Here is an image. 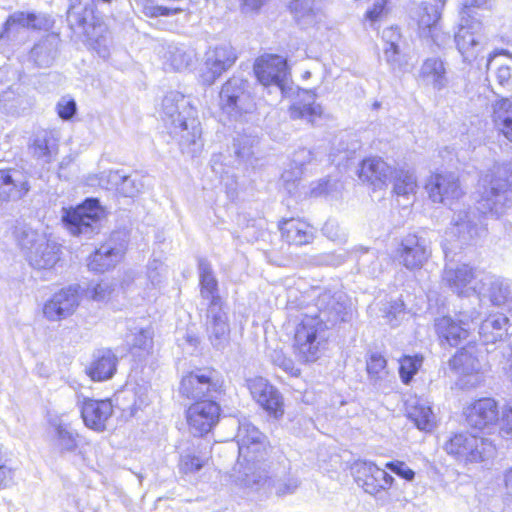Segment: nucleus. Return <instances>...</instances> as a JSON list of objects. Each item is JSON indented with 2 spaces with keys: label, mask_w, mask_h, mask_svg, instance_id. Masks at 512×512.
<instances>
[{
  "label": "nucleus",
  "mask_w": 512,
  "mask_h": 512,
  "mask_svg": "<svg viewBox=\"0 0 512 512\" xmlns=\"http://www.w3.org/2000/svg\"><path fill=\"white\" fill-rule=\"evenodd\" d=\"M508 325L509 319L504 314L491 315L481 323L479 335L484 343H495L507 335Z\"/></svg>",
  "instance_id": "4c0bfd02"
},
{
  "label": "nucleus",
  "mask_w": 512,
  "mask_h": 512,
  "mask_svg": "<svg viewBox=\"0 0 512 512\" xmlns=\"http://www.w3.org/2000/svg\"><path fill=\"white\" fill-rule=\"evenodd\" d=\"M199 277L201 285V296L209 301V305H223L218 294V283L213 275L210 264L205 260L199 261Z\"/></svg>",
  "instance_id": "ea45409f"
},
{
  "label": "nucleus",
  "mask_w": 512,
  "mask_h": 512,
  "mask_svg": "<svg viewBox=\"0 0 512 512\" xmlns=\"http://www.w3.org/2000/svg\"><path fill=\"white\" fill-rule=\"evenodd\" d=\"M474 219L475 215L472 216L470 212L466 211L458 213L454 218L453 233H457L464 243L479 235L478 222Z\"/></svg>",
  "instance_id": "49530a36"
},
{
  "label": "nucleus",
  "mask_w": 512,
  "mask_h": 512,
  "mask_svg": "<svg viewBox=\"0 0 512 512\" xmlns=\"http://www.w3.org/2000/svg\"><path fill=\"white\" fill-rule=\"evenodd\" d=\"M123 236L120 232L113 233L110 239L90 256L88 262L89 269L96 272H104L115 267L122 259L126 249V242Z\"/></svg>",
  "instance_id": "dca6fc26"
},
{
  "label": "nucleus",
  "mask_w": 512,
  "mask_h": 512,
  "mask_svg": "<svg viewBox=\"0 0 512 512\" xmlns=\"http://www.w3.org/2000/svg\"><path fill=\"white\" fill-rule=\"evenodd\" d=\"M206 332L212 346L225 348L230 340V325L223 305H208L206 314Z\"/></svg>",
  "instance_id": "412c9836"
},
{
  "label": "nucleus",
  "mask_w": 512,
  "mask_h": 512,
  "mask_svg": "<svg viewBox=\"0 0 512 512\" xmlns=\"http://www.w3.org/2000/svg\"><path fill=\"white\" fill-rule=\"evenodd\" d=\"M204 465V460L190 453L181 456L179 469L182 473L189 474L199 471Z\"/></svg>",
  "instance_id": "052dcab7"
},
{
  "label": "nucleus",
  "mask_w": 512,
  "mask_h": 512,
  "mask_svg": "<svg viewBox=\"0 0 512 512\" xmlns=\"http://www.w3.org/2000/svg\"><path fill=\"white\" fill-rule=\"evenodd\" d=\"M500 427L501 431L512 432V402L506 404L502 409Z\"/></svg>",
  "instance_id": "774afa93"
},
{
  "label": "nucleus",
  "mask_w": 512,
  "mask_h": 512,
  "mask_svg": "<svg viewBox=\"0 0 512 512\" xmlns=\"http://www.w3.org/2000/svg\"><path fill=\"white\" fill-rule=\"evenodd\" d=\"M356 483L370 495L391 488L394 478L384 469L379 468L373 462H358L353 467Z\"/></svg>",
  "instance_id": "2eb2a0df"
},
{
  "label": "nucleus",
  "mask_w": 512,
  "mask_h": 512,
  "mask_svg": "<svg viewBox=\"0 0 512 512\" xmlns=\"http://www.w3.org/2000/svg\"><path fill=\"white\" fill-rule=\"evenodd\" d=\"M313 96L306 92V101H296L289 108V114L292 119L306 120L308 123L314 124L322 117L323 109L320 104L310 101Z\"/></svg>",
  "instance_id": "37998d69"
},
{
  "label": "nucleus",
  "mask_w": 512,
  "mask_h": 512,
  "mask_svg": "<svg viewBox=\"0 0 512 512\" xmlns=\"http://www.w3.org/2000/svg\"><path fill=\"white\" fill-rule=\"evenodd\" d=\"M110 179L116 183L117 190L125 197H134L142 189V183L131 176H122L118 172L110 174Z\"/></svg>",
  "instance_id": "8fccbe9b"
},
{
  "label": "nucleus",
  "mask_w": 512,
  "mask_h": 512,
  "mask_svg": "<svg viewBox=\"0 0 512 512\" xmlns=\"http://www.w3.org/2000/svg\"><path fill=\"white\" fill-rule=\"evenodd\" d=\"M179 122L167 129L183 153L194 156L202 148V128L197 113L178 118Z\"/></svg>",
  "instance_id": "9d476101"
},
{
  "label": "nucleus",
  "mask_w": 512,
  "mask_h": 512,
  "mask_svg": "<svg viewBox=\"0 0 512 512\" xmlns=\"http://www.w3.org/2000/svg\"><path fill=\"white\" fill-rule=\"evenodd\" d=\"M29 188L21 172L0 170V200H19L28 193Z\"/></svg>",
  "instance_id": "c756f323"
},
{
  "label": "nucleus",
  "mask_w": 512,
  "mask_h": 512,
  "mask_svg": "<svg viewBox=\"0 0 512 512\" xmlns=\"http://www.w3.org/2000/svg\"><path fill=\"white\" fill-rule=\"evenodd\" d=\"M236 437L239 457L252 464L264 458L267 450L266 437L257 427L243 421L239 424Z\"/></svg>",
  "instance_id": "9b49d317"
},
{
  "label": "nucleus",
  "mask_w": 512,
  "mask_h": 512,
  "mask_svg": "<svg viewBox=\"0 0 512 512\" xmlns=\"http://www.w3.org/2000/svg\"><path fill=\"white\" fill-rule=\"evenodd\" d=\"M316 313L306 314L296 326L293 348L299 361L310 363L317 361L327 346V330L347 315V307L329 291L318 296L315 302Z\"/></svg>",
  "instance_id": "f257e3e1"
},
{
  "label": "nucleus",
  "mask_w": 512,
  "mask_h": 512,
  "mask_svg": "<svg viewBox=\"0 0 512 512\" xmlns=\"http://www.w3.org/2000/svg\"><path fill=\"white\" fill-rule=\"evenodd\" d=\"M390 172V167L381 158L372 157L362 161L359 178L374 186H380L386 182Z\"/></svg>",
  "instance_id": "58836bf2"
},
{
  "label": "nucleus",
  "mask_w": 512,
  "mask_h": 512,
  "mask_svg": "<svg viewBox=\"0 0 512 512\" xmlns=\"http://www.w3.org/2000/svg\"><path fill=\"white\" fill-rule=\"evenodd\" d=\"M422 38L431 39L432 42L438 47H444L450 39L449 34L443 32L438 26V31L426 32L421 36Z\"/></svg>",
  "instance_id": "338daca9"
},
{
  "label": "nucleus",
  "mask_w": 512,
  "mask_h": 512,
  "mask_svg": "<svg viewBox=\"0 0 512 512\" xmlns=\"http://www.w3.org/2000/svg\"><path fill=\"white\" fill-rule=\"evenodd\" d=\"M104 209L96 199H88L76 208L63 209L62 220L74 236L90 238L100 229Z\"/></svg>",
  "instance_id": "423d86ee"
},
{
  "label": "nucleus",
  "mask_w": 512,
  "mask_h": 512,
  "mask_svg": "<svg viewBox=\"0 0 512 512\" xmlns=\"http://www.w3.org/2000/svg\"><path fill=\"white\" fill-rule=\"evenodd\" d=\"M29 148L35 158L50 163L57 154L58 140L52 132L42 130L35 134Z\"/></svg>",
  "instance_id": "c9c22d12"
},
{
  "label": "nucleus",
  "mask_w": 512,
  "mask_h": 512,
  "mask_svg": "<svg viewBox=\"0 0 512 512\" xmlns=\"http://www.w3.org/2000/svg\"><path fill=\"white\" fill-rule=\"evenodd\" d=\"M369 379L375 384L388 376L387 361L383 355L373 352L366 361Z\"/></svg>",
  "instance_id": "09e8293b"
},
{
  "label": "nucleus",
  "mask_w": 512,
  "mask_h": 512,
  "mask_svg": "<svg viewBox=\"0 0 512 512\" xmlns=\"http://www.w3.org/2000/svg\"><path fill=\"white\" fill-rule=\"evenodd\" d=\"M53 447L61 454L73 453L79 446V434L61 419L50 421Z\"/></svg>",
  "instance_id": "7c9ffc66"
},
{
  "label": "nucleus",
  "mask_w": 512,
  "mask_h": 512,
  "mask_svg": "<svg viewBox=\"0 0 512 512\" xmlns=\"http://www.w3.org/2000/svg\"><path fill=\"white\" fill-rule=\"evenodd\" d=\"M114 291L113 285L109 281H101L91 285L87 289V295L96 301H104L108 299Z\"/></svg>",
  "instance_id": "13d9d810"
},
{
  "label": "nucleus",
  "mask_w": 512,
  "mask_h": 512,
  "mask_svg": "<svg viewBox=\"0 0 512 512\" xmlns=\"http://www.w3.org/2000/svg\"><path fill=\"white\" fill-rule=\"evenodd\" d=\"M422 364V358L405 356L399 367V373L404 383H408Z\"/></svg>",
  "instance_id": "6e6d98bb"
},
{
  "label": "nucleus",
  "mask_w": 512,
  "mask_h": 512,
  "mask_svg": "<svg viewBox=\"0 0 512 512\" xmlns=\"http://www.w3.org/2000/svg\"><path fill=\"white\" fill-rule=\"evenodd\" d=\"M430 255L429 243L416 234L404 237L396 253L399 262L409 270L421 268Z\"/></svg>",
  "instance_id": "a211bd4d"
},
{
  "label": "nucleus",
  "mask_w": 512,
  "mask_h": 512,
  "mask_svg": "<svg viewBox=\"0 0 512 512\" xmlns=\"http://www.w3.org/2000/svg\"><path fill=\"white\" fill-rule=\"evenodd\" d=\"M79 305L75 289H63L54 294L43 307V314L49 321H60L71 316Z\"/></svg>",
  "instance_id": "b1692460"
},
{
  "label": "nucleus",
  "mask_w": 512,
  "mask_h": 512,
  "mask_svg": "<svg viewBox=\"0 0 512 512\" xmlns=\"http://www.w3.org/2000/svg\"><path fill=\"white\" fill-rule=\"evenodd\" d=\"M288 8L294 20L304 27L315 24L320 15L314 0H291Z\"/></svg>",
  "instance_id": "a19ab883"
},
{
  "label": "nucleus",
  "mask_w": 512,
  "mask_h": 512,
  "mask_svg": "<svg viewBox=\"0 0 512 512\" xmlns=\"http://www.w3.org/2000/svg\"><path fill=\"white\" fill-rule=\"evenodd\" d=\"M31 246L27 247V259L36 269H50L60 259V245L43 235L31 234Z\"/></svg>",
  "instance_id": "aec40b11"
},
{
  "label": "nucleus",
  "mask_w": 512,
  "mask_h": 512,
  "mask_svg": "<svg viewBox=\"0 0 512 512\" xmlns=\"http://www.w3.org/2000/svg\"><path fill=\"white\" fill-rule=\"evenodd\" d=\"M51 25L49 18L42 14L17 11L11 14L4 23L0 40H15L21 29H48Z\"/></svg>",
  "instance_id": "4be33fe9"
},
{
  "label": "nucleus",
  "mask_w": 512,
  "mask_h": 512,
  "mask_svg": "<svg viewBox=\"0 0 512 512\" xmlns=\"http://www.w3.org/2000/svg\"><path fill=\"white\" fill-rule=\"evenodd\" d=\"M426 189L434 203L451 206L463 195L458 176L453 172L435 173L430 176Z\"/></svg>",
  "instance_id": "ddd939ff"
},
{
  "label": "nucleus",
  "mask_w": 512,
  "mask_h": 512,
  "mask_svg": "<svg viewBox=\"0 0 512 512\" xmlns=\"http://www.w3.org/2000/svg\"><path fill=\"white\" fill-rule=\"evenodd\" d=\"M57 113L63 120H70L77 111V105L74 99L62 97L56 106Z\"/></svg>",
  "instance_id": "e2e57ef3"
},
{
  "label": "nucleus",
  "mask_w": 512,
  "mask_h": 512,
  "mask_svg": "<svg viewBox=\"0 0 512 512\" xmlns=\"http://www.w3.org/2000/svg\"><path fill=\"white\" fill-rule=\"evenodd\" d=\"M220 389L217 373L207 368H199L184 375L180 384V393L196 401L213 400Z\"/></svg>",
  "instance_id": "0eeeda50"
},
{
  "label": "nucleus",
  "mask_w": 512,
  "mask_h": 512,
  "mask_svg": "<svg viewBox=\"0 0 512 512\" xmlns=\"http://www.w3.org/2000/svg\"><path fill=\"white\" fill-rule=\"evenodd\" d=\"M479 315L478 312L472 311L470 314L461 312L456 319L444 316L436 321V331L439 337L450 346H457L468 337L472 325L479 318Z\"/></svg>",
  "instance_id": "4468645a"
},
{
  "label": "nucleus",
  "mask_w": 512,
  "mask_h": 512,
  "mask_svg": "<svg viewBox=\"0 0 512 512\" xmlns=\"http://www.w3.org/2000/svg\"><path fill=\"white\" fill-rule=\"evenodd\" d=\"M418 77L422 83L440 91L447 87L448 76L446 63L440 57H428L419 69Z\"/></svg>",
  "instance_id": "c85d7f7f"
},
{
  "label": "nucleus",
  "mask_w": 512,
  "mask_h": 512,
  "mask_svg": "<svg viewBox=\"0 0 512 512\" xmlns=\"http://www.w3.org/2000/svg\"><path fill=\"white\" fill-rule=\"evenodd\" d=\"M480 283V300L487 298L492 305L503 306L512 312V283L509 280L485 276Z\"/></svg>",
  "instance_id": "a878e982"
},
{
  "label": "nucleus",
  "mask_w": 512,
  "mask_h": 512,
  "mask_svg": "<svg viewBox=\"0 0 512 512\" xmlns=\"http://www.w3.org/2000/svg\"><path fill=\"white\" fill-rule=\"evenodd\" d=\"M192 55L179 47H174L168 52L166 63L172 70L182 71L190 66Z\"/></svg>",
  "instance_id": "603ef678"
},
{
  "label": "nucleus",
  "mask_w": 512,
  "mask_h": 512,
  "mask_svg": "<svg viewBox=\"0 0 512 512\" xmlns=\"http://www.w3.org/2000/svg\"><path fill=\"white\" fill-rule=\"evenodd\" d=\"M56 56V38L48 36L37 44L31 50V58L40 67H48L52 64Z\"/></svg>",
  "instance_id": "c03bdc74"
},
{
  "label": "nucleus",
  "mask_w": 512,
  "mask_h": 512,
  "mask_svg": "<svg viewBox=\"0 0 512 512\" xmlns=\"http://www.w3.org/2000/svg\"><path fill=\"white\" fill-rule=\"evenodd\" d=\"M247 387L253 399L275 418L283 415V399L279 391L266 379L255 377L247 381Z\"/></svg>",
  "instance_id": "6ab92c4d"
},
{
  "label": "nucleus",
  "mask_w": 512,
  "mask_h": 512,
  "mask_svg": "<svg viewBox=\"0 0 512 512\" xmlns=\"http://www.w3.org/2000/svg\"><path fill=\"white\" fill-rule=\"evenodd\" d=\"M478 27L479 24L476 26L461 25L455 34L456 46L465 61L474 60L483 49L482 36L475 30Z\"/></svg>",
  "instance_id": "2f4dec72"
},
{
  "label": "nucleus",
  "mask_w": 512,
  "mask_h": 512,
  "mask_svg": "<svg viewBox=\"0 0 512 512\" xmlns=\"http://www.w3.org/2000/svg\"><path fill=\"white\" fill-rule=\"evenodd\" d=\"M113 414V405L110 400H84L81 406V416L85 425L95 431L106 429V423Z\"/></svg>",
  "instance_id": "cd10ccee"
},
{
  "label": "nucleus",
  "mask_w": 512,
  "mask_h": 512,
  "mask_svg": "<svg viewBox=\"0 0 512 512\" xmlns=\"http://www.w3.org/2000/svg\"><path fill=\"white\" fill-rule=\"evenodd\" d=\"M272 363L292 376H298L300 370L295 367L292 359L286 357L281 350H274L270 354Z\"/></svg>",
  "instance_id": "4d7b16f0"
},
{
  "label": "nucleus",
  "mask_w": 512,
  "mask_h": 512,
  "mask_svg": "<svg viewBox=\"0 0 512 512\" xmlns=\"http://www.w3.org/2000/svg\"><path fill=\"white\" fill-rule=\"evenodd\" d=\"M323 234L332 241H343L345 234L340 230L338 224L328 221L322 228Z\"/></svg>",
  "instance_id": "69168bd1"
},
{
  "label": "nucleus",
  "mask_w": 512,
  "mask_h": 512,
  "mask_svg": "<svg viewBox=\"0 0 512 512\" xmlns=\"http://www.w3.org/2000/svg\"><path fill=\"white\" fill-rule=\"evenodd\" d=\"M127 342L133 348L148 351L152 345V336L149 330L141 328L136 333L128 336Z\"/></svg>",
  "instance_id": "bf43d9fd"
},
{
  "label": "nucleus",
  "mask_w": 512,
  "mask_h": 512,
  "mask_svg": "<svg viewBox=\"0 0 512 512\" xmlns=\"http://www.w3.org/2000/svg\"><path fill=\"white\" fill-rule=\"evenodd\" d=\"M450 368L458 375L462 388H474L483 381L482 365L474 347L460 350L449 362Z\"/></svg>",
  "instance_id": "1a4fd4ad"
},
{
  "label": "nucleus",
  "mask_w": 512,
  "mask_h": 512,
  "mask_svg": "<svg viewBox=\"0 0 512 512\" xmlns=\"http://www.w3.org/2000/svg\"><path fill=\"white\" fill-rule=\"evenodd\" d=\"M419 35L426 32L438 31L440 11L437 6L423 3L416 12Z\"/></svg>",
  "instance_id": "a18cd8bd"
},
{
  "label": "nucleus",
  "mask_w": 512,
  "mask_h": 512,
  "mask_svg": "<svg viewBox=\"0 0 512 512\" xmlns=\"http://www.w3.org/2000/svg\"><path fill=\"white\" fill-rule=\"evenodd\" d=\"M383 55L391 69L396 70L401 68L403 63L399 45L384 46Z\"/></svg>",
  "instance_id": "680f3d73"
},
{
  "label": "nucleus",
  "mask_w": 512,
  "mask_h": 512,
  "mask_svg": "<svg viewBox=\"0 0 512 512\" xmlns=\"http://www.w3.org/2000/svg\"><path fill=\"white\" fill-rule=\"evenodd\" d=\"M164 272L165 267L160 261L153 260L152 262L149 263L147 270V279L150 282L151 288L149 289L148 292H146L145 297L150 298L155 295L154 293H152V291L156 290L161 286L164 279Z\"/></svg>",
  "instance_id": "864d4df0"
},
{
  "label": "nucleus",
  "mask_w": 512,
  "mask_h": 512,
  "mask_svg": "<svg viewBox=\"0 0 512 512\" xmlns=\"http://www.w3.org/2000/svg\"><path fill=\"white\" fill-rule=\"evenodd\" d=\"M219 106L229 118L239 120L255 109L250 84L239 76L229 78L219 93Z\"/></svg>",
  "instance_id": "20e7f679"
},
{
  "label": "nucleus",
  "mask_w": 512,
  "mask_h": 512,
  "mask_svg": "<svg viewBox=\"0 0 512 512\" xmlns=\"http://www.w3.org/2000/svg\"><path fill=\"white\" fill-rule=\"evenodd\" d=\"M67 21L75 32L86 37L89 45L100 57H108L109 32L107 26L96 21L92 10L72 6L68 11Z\"/></svg>",
  "instance_id": "7ed1b4c3"
},
{
  "label": "nucleus",
  "mask_w": 512,
  "mask_h": 512,
  "mask_svg": "<svg viewBox=\"0 0 512 512\" xmlns=\"http://www.w3.org/2000/svg\"><path fill=\"white\" fill-rule=\"evenodd\" d=\"M237 55L229 44H223L210 49L206 53L204 74L205 81L213 83L223 72L228 70L236 61Z\"/></svg>",
  "instance_id": "393cba45"
},
{
  "label": "nucleus",
  "mask_w": 512,
  "mask_h": 512,
  "mask_svg": "<svg viewBox=\"0 0 512 512\" xmlns=\"http://www.w3.org/2000/svg\"><path fill=\"white\" fill-rule=\"evenodd\" d=\"M191 114H196V109L182 93L171 91L162 99L160 115L166 130L177 124L178 118H186Z\"/></svg>",
  "instance_id": "5701e85b"
},
{
  "label": "nucleus",
  "mask_w": 512,
  "mask_h": 512,
  "mask_svg": "<svg viewBox=\"0 0 512 512\" xmlns=\"http://www.w3.org/2000/svg\"><path fill=\"white\" fill-rule=\"evenodd\" d=\"M444 449L464 464L485 462L496 454V448L490 440L470 433L455 434L445 443Z\"/></svg>",
  "instance_id": "39448f33"
},
{
  "label": "nucleus",
  "mask_w": 512,
  "mask_h": 512,
  "mask_svg": "<svg viewBox=\"0 0 512 512\" xmlns=\"http://www.w3.org/2000/svg\"><path fill=\"white\" fill-rule=\"evenodd\" d=\"M253 484L267 485V487L274 492L277 496H284L292 494L296 491L299 486V481L296 477L290 473L283 471L274 472L270 476H259L258 479L252 481ZM247 484H251L250 480H247Z\"/></svg>",
  "instance_id": "72a5a7b5"
},
{
  "label": "nucleus",
  "mask_w": 512,
  "mask_h": 512,
  "mask_svg": "<svg viewBox=\"0 0 512 512\" xmlns=\"http://www.w3.org/2000/svg\"><path fill=\"white\" fill-rule=\"evenodd\" d=\"M512 177L511 164L494 166L491 174L482 179L484 192L478 202V210L483 214L491 213L497 217L504 214L510 207L511 201L508 197V188L511 186Z\"/></svg>",
  "instance_id": "f03ea898"
},
{
  "label": "nucleus",
  "mask_w": 512,
  "mask_h": 512,
  "mask_svg": "<svg viewBox=\"0 0 512 512\" xmlns=\"http://www.w3.org/2000/svg\"><path fill=\"white\" fill-rule=\"evenodd\" d=\"M385 467L407 481H412L415 477V472L402 461L388 462L385 464Z\"/></svg>",
  "instance_id": "0e129e2a"
},
{
  "label": "nucleus",
  "mask_w": 512,
  "mask_h": 512,
  "mask_svg": "<svg viewBox=\"0 0 512 512\" xmlns=\"http://www.w3.org/2000/svg\"><path fill=\"white\" fill-rule=\"evenodd\" d=\"M466 420L469 426L480 430L495 425L500 421L497 402L492 398L475 401L466 410Z\"/></svg>",
  "instance_id": "bb28decb"
},
{
  "label": "nucleus",
  "mask_w": 512,
  "mask_h": 512,
  "mask_svg": "<svg viewBox=\"0 0 512 512\" xmlns=\"http://www.w3.org/2000/svg\"><path fill=\"white\" fill-rule=\"evenodd\" d=\"M282 238L289 244L304 245L313 239L310 225L299 219H287L280 224Z\"/></svg>",
  "instance_id": "f704fd0d"
},
{
  "label": "nucleus",
  "mask_w": 512,
  "mask_h": 512,
  "mask_svg": "<svg viewBox=\"0 0 512 512\" xmlns=\"http://www.w3.org/2000/svg\"><path fill=\"white\" fill-rule=\"evenodd\" d=\"M443 282L457 295L468 297L481 293L482 274L467 264L446 266L442 276Z\"/></svg>",
  "instance_id": "6e6552de"
},
{
  "label": "nucleus",
  "mask_w": 512,
  "mask_h": 512,
  "mask_svg": "<svg viewBox=\"0 0 512 512\" xmlns=\"http://www.w3.org/2000/svg\"><path fill=\"white\" fill-rule=\"evenodd\" d=\"M393 183V193L396 196L408 198L417 191L418 184L415 173L412 170L395 169L390 172Z\"/></svg>",
  "instance_id": "79ce46f5"
},
{
  "label": "nucleus",
  "mask_w": 512,
  "mask_h": 512,
  "mask_svg": "<svg viewBox=\"0 0 512 512\" xmlns=\"http://www.w3.org/2000/svg\"><path fill=\"white\" fill-rule=\"evenodd\" d=\"M408 415L420 430L429 431L434 426L435 416L431 407L424 401L417 400L415 404L411 406Z\"/></svg>",
  "instance_id": "de8ad7c7"
},
{
  "label": "nucleus",
  "mask_w": 512,
  "mask_h": 512,
  "mask_svg": "<svg viewBox=\"0 0 512 512\" xmlns=\"http://www.w3.org/2000/svg\"><path fill=\"white\" fill-rule=\"evenodd\" d=\"M312 159H313V154L310 150H308L306 148H301V149L297 150L293 154V158H292V165L295 166L296 172L285 171L282 174L283 181L288 184L289 182H291L293 180L292 176L294 174L296 177L300 176L302 174V167L304 165L310 163L312 161Z\"/></svg>",
  "instance_id": "3c124183"
},
{
  "label": "nucleus",
  "mask_w": 512,
  "mask_h": 512,
  "mask_svg": "<svg viewBox=\"0 0 512 512\" xmlns=\"http://www.w3.org/2000/svg\"><path fill=\"white\" fill-rule=\"evenodd\" d=\"M492 121L497 130L512 142V100L500 98L492 104Z\"/></svg>",
  "instance_id": "e433bc0d"
},
{
  "label": "nucleus",
  "mask_w": 512,
  "mask_h": 512,
  "mask_svg": "<svg viewBox=\"0 0 512 512\" xmlns=\"http://www.w3.org/2000/svg\"><path fill=\"white\" fill-rule=\"evenodd\" d=\"M220 415L219 405L211 399L196 401L186 412V418L191 432L202 436L208 433L217 423Z\"/></svg>",
  "instance_id": "f3484780"
},
{
  "label": "nucleus",
  "mask_w": 512,
  "mask_h": 512,
  "mask_svg": "<svg viewBox=\"0 0 512 512\" xmlns=\"http://www.w3.org/2000/svg\"><path fill=\"white\" fill-rule=\"evenodd\" d=\"M387 2V0H375L373 6L365 13V20L373 29H376L377 24L387 16Z\"/></svg>",
  "instance_id": "5fc2aeb1"
},
{
  "label": "nucleus",
  "mask_w": 512,
  "mask_h": 512,
  "mask_svg": "<svg viewBox=\"0 0 512 512\" xmlns=\"http://www.w3.org/2000/svg\"><path fill=\"white\" fill-rule=\"evenodd\" d=\"M254 73L264 87L269 88V92H278L283 94L284 82L286 78V61L278 55H267L257 59L254 65Z\"/></svg>",
  "instance_id": "f8f14e48"
},
{
  "label": "nucleus",
  "mask_w": 512,
  "mask_h": 512,
  "mask_svg": "<svg viewBox=\"0 0 512 512\" xmlns=\"http://www.w3.org/2000/svg\"><path fill=\"white\" fill-rule=\"evenodd\" d=\"M117 362L118 359L111 350H99L93 355L87 374L94 381L110 379L116 372Z\"/></svg>",
  "instance_id": "473e14b6"
}]
</instances>
